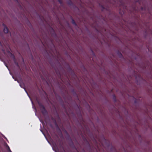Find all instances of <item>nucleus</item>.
I'll return each instance as SVG.
<instances>
[{
  "label": "nucleus",
  "instance_id": "nucleus-1",
  "mask_svg": "<svg viewBox=\"0 0 152 152\" xmlns=\"http://www.w3.org/2000/svg\"><path fill=\"white\" fill-rule=\"evenodd\" d=\"M38 104L42 114L44 115H48V112L45 109V108L44 105L42 104L39 102H38Z\"/></svg>",
  "mask_w": 152,
  "mask_h": 152
},
{
  "label": "nucleus",
  "instance_id": "nucleus-2",
  "mask_svg": "<svg viewBox=\"0 0 152 152\" xmlns=\"http://www.w3.org/2000/svg\"><path fill=\"white\" fill-rule=\"evenodd\" d=\"M9 29L6 26H5L4 29V32L5 33L7 34L8 32Z\"/></svg>",
  "mask_w": 152,
  "mask_h": 152
},
{
  "label": "nucleus",
  "instance_id": "nucleus-3",
  "mask_svg": "<svg viewBox=\"0 0 152 152\" xmlns=\"http://www.w3.org/2000/svg\"><path fill=\"white\" fill-rule=\"evenodd\" d=\"M72 23L74 25H75V26H77V24L76 23H75V21L72 18Z\"/></svg>",
  "mask_w": 152,
  "mask_h": 152
},
{
  "label": "nucleus",
  "instance_id": "nucleus-4",
  "mask_svg": "<svg viewBox=\"0 0 152 152\" xmlns=\"http://www.w3.org/2000/svg\"><path fill=\"white\" fill-rule=\"evenodd\" d=\"M11 55L12 56V57L14 59V60H15V58L13 54H12V53H11Z\"/></svg>",
  "mask_w": 152,
  "mask_h": 152
},
{
  "label": "nucleus",
  "instance_id": "nucleus-5",
  "mask_svg": "<svg viewBox=\"0 0 152 152\" xmlns=\"http://www.w3.org/2000/svg\"><path fill=\"white\" fill-rule=\"evenodd\" d=\"M119 3H120V6L123 5V3L122 2V1H120Z\"/></svg>",
  "mask_w": 152,
  "mask_h": 152
},
{
  "label": "nucleus",
  "instance_id": "nucleus-6",
  "mask_svg": "<svg viewBox=\"0 0 152 152\" xmlns=\"http://www.w3.org/2000/svg\"><path fill=\"white\" fill-rule=\"evenodd\" d=\"M7 147H8V151H10V152H12L11 151L9 146L7 145Z\"/></svg>",
  "mask_w": 152,
  "mask_h": 152
},
{
  "label": "nucleus",
  "instance_id": "nucleus-7",
  "mask_svg": "<svg viewBox=\"0 0 152 152\" xmlns=\"http://www.w3.org/2000/svg\"><path fill=\"white\" fill-rule=\"evenodd\" d=\"M58 1L61 4L62 3V1L61 0H58Z\"/></svg>",
  "mask_w": 152,
  "mask_h": 152
},
{
  "label": "nucleus",
  "instance_id": "nucleus-8",
  "mask_svg": "<svg viewBox=\"0 0 152 152\" xmlns=\"http://www.w3.org/2000/svg\"><path fill=\"white\" fill-rule=\"evenodd\" d=\"M118 54H119L120 57H121V56H122V55L121 53H118Z\"/></svg>",
  "mask_w": 152,
  "mask_h": 152
},
{
  "label": "nucleus",
  "instance_id": "nucleus-9",
  "mask_svg": "<svg viewBox=\"0 0 152 152\" xmlns=\"http://www.w3.org/2000/svg\"><path fill=\"white\" fill-rule=\"evenodd\" d=\"M17 66H18V67H19V65L18 64V63H17Z\"/></svg>",
  "mask_w": 152,
  "mask_h": 152
},
{
  "label": "nucleus",
  "instance_id": "nucleus-10",
  "mask_svg": "<svg viewBox=\"0 0 152 152\" xmlns=\"http://www.w3.org/2000/svg\"><path fill=\"white\" fill-rule=\"evenodd\" d=\"M15 1H16V2H18V0H15Z\"/></svg>",
  "mask_w": 152,
  "mask_h": 152
},
{
  "label": "nucleus",
  "instance_id": "nucleus-11",
  "mask_svg": "<svg viewBox=\"0 0 152 152\" xmlns=\"http://www.w3.org/2000/svg\"><path fill=\"white\" fill-rule=\"evenodd\" d=\"M0 45L1 46L2 45V44L1 42V41H0Z\"/></svg>",
  "mask_w": 152,
  "mask_h": 152
},
{
  "label": "nucleus",
  "instance_id": "nucleus-12",
  "mask_svg": "<svg viewBox=\"0 0 152 152\" xmlns=\"http://www.w3.org/2000/svg\"><path fill=\"white\" fill-rule=\"evenodd\" d=\"M70 4H72V1H70Z\"/></svg>",
  "mask_w": 152,
  "mask_h": 152
},
{
  "label": "nucleus",
  "instance_id": "nucleus-13",
  "mask_svg": "<svg viewBox=\"0 0 152 152\" xmlns=\"http://www.w3.org/2000/svg\"><path fill=\"white\" fill-rule=\"evenodd\" d=\"M102 7L104 8V7L103 6H102Z\"/></svg>",
  "mask_w": 152,
  "mask_h": 152
},
{
  "label": "nucleus",
  "instance_id": "nucleus-14",
  "mask_svg": "<svg viewBox=\"0 0 152 152\" xmlns=\"http://www.w3.org/2000/svg\"><path fill=\"white\" fill-rule=\"evenodd\" d=\"M141 9H142V7H141Z\"/></svg>",
  "mask_w": 152,
  "mask_h": 152
},
{
  "label": "nucleus",
  "instance_id": "nucleus-15",
  "mask_svg": "<svg viewBox=\"0 0 152 152\" xmlns=\"http://www.w3.org/2000/svg\"><path fill=\"white\" fill-rule=\"evenodd\" d=\"M114 97H115V96H114Z\"/></svg>",
  "mask_w": 152,
  "mask_h": 152
}]
</instances>
